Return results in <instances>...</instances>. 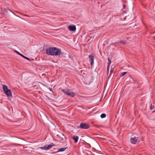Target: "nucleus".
I'll return each instance as SVG.
<instances>
[{
  "label": "nucleus",
  "mask_w": 155,
  "mask_h": 155,
  "mask_svg": "<svg viewBox=\"0 0 155 155\" xmlns=\"http://www.w3.org/2000/svg\"><path fill=\"white\" fill-rule=\"evenodd\" d=\"M46 52L48 55L59 56L61 53V51L56 47H50L46 49Z\"/></svg>",
  "instance_id": "f257e3e1"
},
{
  "label": "nucleus",
  "mask_w": 155,
  "mask_h": 155,
  "mask_svg": "<svg viewBox=\"0 0 155 155\" xmlns=\"http://www.w3.org/2000/svg\"><path fill=\"white\" fill-rule=\"evenodd\" d=\"M62 91L64 94H66L68 96L73 97L75 95V94L74 93L71 91H70L68 89H62Z\"/></svg>",
  "instance_id": "f03ea898"
},
{
  "label": "nucleus",
  "mask_w": 155,
  "mask_h": 155,
  "mask_svg": "<svg viewBox=\"0 0 155 155\" xmlns=\"http://www.w3.org/2000/svg\"><path fill=\"white\" fill-rule=\"evenodd\" d=\"M2 88L5 94L8 97H11L12 96L11 90L7 88V87L5 85H3Z\"/></svg>",
  "instance_id": "7ed1b4c3"
},
{
  "label": "nucleus",
  "mask_w": 155,
  "mask_h": 155,
  "mask_svg": "<svg viewBox=\"0 0 155 155\" xmlns=\"http://www.w3.org/2000/svg\"><path fill=\"white\" fill-rule=\"evenodd\" d=\"M54 145L53 143L49 144L48 146H45L42 147H40L39 148L45 150H48L51 149L54 146Z\"/></svg>",
  "instance_id": "20e7f679"
},
{
  "label": "nucleus",
  "mask_w": 155,
  "mask_h": 155,
  "mask_svg": "<svg viewBox=\"0 0 155 155\" xmlns=\"http://www.w3.org/2000/svg\"><path fill=\"white\" fill-rule=\"evenodd\" d=\"M89 127L90 125L87 123H82L80 124V127L81 129H87Z\"/></svg>",
  "instance_id": "39448f33"
},
{
  "label": "nucleus",
  "mask_w": 155,
  "mask_h": 155,
  "mask_svg": "<svg viewBox=\"0 0 155 155\" xmlns=\"http://www.w3.org/2000/svg\"><path fill=\"white\" fill-rule=\"evenodd\" d=\"M88 58L91 63V65L92 67L94 62V55L93 54H91L89 55Z\"/></svg>",
  "instance_id": "423d86ee"
},
{
  "label": "nucleus",
  "mask_w": 155,
  "mask_h": 155,
  "mask_svg": "<svg viewBox=\"0 0 155 155\" xmlns=\"http://www.w3.org/2000/svg\"><path fill=\"white\" fill-rule=\"evenodd\" d=\"M138 138L134 137H131L130 139V142L131 143L135 144L137 141Z\"/></svg>",
  "instance_id": "0eeeda50"
},
{
  "label": "nucleus",
  "mask_w": 155,
  "mask_h": 155,
  "mask_svg": "<svg viewBox=\"0 0 155 155\" xmlns=\"http://www.w3.org/2000/svg\"><path fill=\"white\" fill-rule=\"evenodd\" d=\"M68 29L71 31H74L76 30V28L75 25H70L68 27Z\"/></svg>",
  "instance_id": "6e6552de"
},
{
  "label": "nucleus",
  "mask_w": 155,
  "mask_h": 155,
  "mask_svg": "<svg viewBox=\"0 0 155 155\" xmlns=\"http://www.w3.org/2000/svg\"><path fill=\"white\" fill-rule=\"evenodd\" d=\"M73 139L74 140L75 143H77L78 140L79 138L78 136H74L72 137Z\"/></svg>",
  "instance_id": "1a4fd4ad"
},
{
  "label": "nucleus",
  "mask_w": 155,
  "mask_h": 155,
  "mask_svg": "<svg viewBox=\"0 0 155 155\" xmlns=\"http://www.w3.org/2000/svg\"><path fill=\"white\" fill-rule=\"evenodd\" d=\"M67 148H62L58 149L57 152H63Z\"/></svg>",
  "instance_id": "9d476101"
},
{
  "label": "nucleus",
  "mask_w": 155,
  "mask_h": 155,
  "mask_svg": "<svg viewBox=\"0 0 155 155\" xmlns=\"http://www.w3.org/2000/svg\"><path fill=\"white\" fill-rule=\"evenodd\" d=\"M106 117V115L105 114H102L101 115V118H103Z\"/></svg>",
  "instance_id": "9b49d317"
},
{
  "label": "nucleus",
  "mask_w": 155,
  "mask_h": 155,
  "mask_svg": "<svg viewBox=\"0 0 155 155\" xmlns=\"http://www.w3.org/2000/svg\"><path fill=\"white\" fill-rule=\"evenodd\" d=\"M20 55L21 56H22V57H23V58H25L27 60H29V61L31 60L29 58H27V57L24 56V55H23L22 54H20Z\"/></svg>",
  "instance_id": "f8f14e48"
},
{
  "label": "nucleus",
  "mask_w": 155,
  "mask_h": 155,
  "mask_svg": "<svg viewBox=\"0 0 155 155\" xmlns=\"http://www.w3.org/2000/svg\"><path fill=\"white\" fill-rule=\"evenodd\" d=\"M111 63V61L109 58H108V66H110Z\"/></svg>",
  "instance_id": "ddd939ff"
},
{
  "label": "nucleus",
  "mask_w": 155,
  "mask_h": 155,
  "mask_svg": "<svg viewBox=\"0 0 155 155\" xmlns=\"http://www.w3.org/2000/svg\"><path fill=\"white\" fill-rule=\"evenodd\" d=\"M127 72H124L123 73H122L120 75V77H122V76L125 75L126 73H127Z\"/></svg>",
  "instance_id": "4468645a"
},
{
  "label": "nucleus",
  "mask_w": 155,
  "mask_h": 155,
  "mask_svg": "<svg viewBox=\"0 0 155 155\" xmlns=\"http://www.w3.org/2000/svg\"><path fill=\"white\" fill-rule=\"evenodd\" d=\"M120 42L122 44H125L126 43V42L124 41H120Z\"/></svg>",
  "instance_id": "2eb2a0df"
},
{
  "label": "nucleus",
  "mask_w": 155,
  "mask_h": 155,
  "mask_svg": "<svg viewBox=\"0 0 155 155\" xmlns=\"http://www.w3.org/2000/svg\"><path fill=\"white\" fill-rule=\"evenodd\" d=\"M8 10L10 11V10H9V9H4V10L3 11V12L4 13H6V12H8Z\"/></svg>",
  "instance_id": "dca6fc26"
},
{
  "label": "nucleus",
  "mask_w": 155,
  "mask_h": 155,
  "mask_svg": "<svg viewBox=\"0 0 155 155\" xmlns=\"http://www.w3.org/2000/svg\"><path fill=\"white\" fill-rule=\"evenodd\" d=\"M110 66H108L107 67V73L108 74L109 71Z\"/></svg>",
  "instance_id": "f3484780"
},
{
  "label": "nucleus",
  "mask_w": 155,
  "mask_h": 155,
  "mask_svg": "<svg viewBox=\"0 0 155 155\" xmlns=\"http://www.w3.org/2000/svg\"><path fill=\"white\" fill-rule=\"evenodd\" d=\"M150 108L151 110H153L154 108V106L151 105Z\"/></svg>",
  "instance_id": "a211bd4d"
},
{
  "label": "nucleus",
  "mask_w": 155,
  "mask_h": 155,
  "mask_svg": "<svg viewBox=\"0 0 155 155\" xmlns=\"http://www.w3.org/2000/svg\"><path fill=\"white\" fill-rule=\"evenodd\" d=\"M15 51L18 54H19V55H20V54H20L19 52L17 51Z\"/></svg>",
  "instance_id": "6ab92c4d"
},
{
  "label": "nucleus",
  "mask_w": 155,
  "mask_h": 155,
  "mask_svg": "<svg viewBox=\"0 0 155 155\" xmlns=\"http://www.w3.org/2000/svg\"><path fill=\"white\" fill-rule=\"evenodd\" d=\"M125 7V5H124L123 6V8H124Z\"/></svg>",
  "instance_id": "aec40b11"
},
{
  "label": "nucleus",
  "mask_w": 155,
  "mask_h": 155,
  "mask_svg": "<svg viewBox=\"0 0 155 155\" xmlns=\"http://www.w3.org/2000/svg\"><path fill=\"white\" fill-rule=\"evenodd\" d=\"M49 90L51 91H52V89L51 88H49Z\"/></svg>",
  "instance_id": "412c9836"
},
{
  "label": "nucleus",
  "mask_w": 155,
  "mask_h": 155,
  "mask_svg": "<svg viewBox=\"0 0 155 155\" xmlns=\"http://www.w3.org/2000/svg\"><path fill=\"white\" fill-rule=\"evenodd\" d=\"M25 16H28V15H25Z\"/></svg>",
  "instance_id": "4be33fe9"
}]
</instances>
